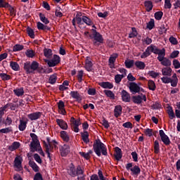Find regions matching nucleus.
I'll return each instance as SVG.
<instances>
[{
  "label": "nucleus",
  "instance_id": "obj_6",
  "mask_svg": "<svg viewBox=\"0 0 180 180\" xmlns=\"http://www.w3.org/2000/svg\"><path fill=\"white\" fill-rule=\"evenodd\" d=\"M143 101H144V102H147V97L146 95L141 94L132 96V101L134 103H136V105H140Z\"/></svg>",
  "mask_w": 180,
  "mask_h": 180
},
{
  "label": "nucleus",
  "instance_id": "obj_43",
  "mask_svg": "<svg viewBox=\"0 0 180 180\" xmlns=\"http://www.w3.org/2000/svg\"><path fill=\"white\" fill-rule=\"evenodd\" d=\"M161 81L162 82H163V84H169L171 83V86H172V80L171 79V77H163L161 78Z\"/></svg>",
  "mask_w": 180,
  "mask_h": 180
},
{
  "label": "nucleus",
  "instance_id": "obj_63",
  "mask_svg": "<svg viewBox=\"0 0 180 180\" xmlns=\"http://www.w3.org/2000/svg\"><path fill=\"white\" fill-rule=\"evenodd\" d=\"M0 8H9V4L5 2V0H0Z\"/></svg>",
  "mask_w": 180,
  "mask_h": 180
},
{
  "label": "nucleus",
  "instance_id": "obj_49",
  "mask_svg": "<svg viewBox=\"0 0 180 180\" xmlns=\"http://www.w3.org/2000/svg\"><path fill=\"white\" fill-rule=\"evenodd\" d=\"M27 33L31 39H34V31L30 27L27 28Z\"/></svg>",
  "mask_w": 180,
  "mask_h": 180
},
{
  "label": "nucleus",
  "instance_id": "obj_3",
  "mask_svg": "<svg viewBox=\"0 0 180 180\" xmlns=\"http://www.w3.org/2000/svg\"><path fill=\"white\" fill-rule=\"evenodd\" d=\"M37 68H39V63L37 61H33L32 63H30V62L24 63V70L26 71L27 74H33Z\"/></svg>",
  "mask_w": 180,
  "mask_h": 180
},
{
  "label": "nucleus",
  "instance_id": "obj_20",
  "mask_svg": "<svg viewBox=\"0 0 180 180\" xmlns=\"http://www.w3.org/2000/svg\"><path fill=\"white\" fill-rule=\"evenodd\" d=\"M99 85L101 88H104V89H112L113 88V84L109 82H101Z\"/></svg>",
  "mask_w": 180,
  "mask_h": 180
},
{
  "label": "nucleus",
  "instance_id": "obj_41",
  "mask_svg": "<svg viewBox=\"0 0 180 180\" xmlns=\"http://www.w3.org/2000/svg\"><path fill=\"white\" fill-rule=\"evenodd\" d=\"M151 54V51L150 49V46H148L146 51L143 52L141 56V58H147V57H148V56H150Z\"/></svg>",
  "mask_w": 180,
  "mask_h": 180
},
{
  "label": "nucleus",
  "instance_id": "obj_51",
  "mask_svg": "<svg viewBox=\"0 0 180 180\" xmlns=\"http://www.w3.org/2000/svg\"><path fill=\"white\" fill-rule=\"evenodd\" d=\"M104 94L106 95V96H108V98H111L112 99H115V94L110 90H105Z\"/></svg>",
  "mask_w": 180,
  "mask_h": 180
},
{
  "label": "nucleus",
  "instance_id": "obj_53",
  "mask_svg": "<svg viewBox=\"0 0 180 180\" xmlns=\"http://www.w3.org/2000/svg\"><path fill=\"white\" fill-rule=\"evenodd\" d=\"M167 114L169 115V119H171V120H172V119H174L175 114L174 113V110H172V108H169L167 110Z\"/></svg>",
  "mask_w": 180,
  "mask_h": 180
},
{
  "label": "nucleus",
  "instance_id": "obj_64",
  "mask_svg": "<svg viewBox=\"0 0 180 180\" xmlns=\"http://www.w3.org/2000/svg\"><path fill=\"white\" fill-rule=\"evenodd\" d=\"M34 180H44L43 176L40 173H37L34 176Z\"/></svg>",
  "mask_w": 180,
  "mask_h": 180
},
{
  "label": "nucleus",
  "instance_id": "obj_50",
  "mask_svg": "<svg viewBox=\"0 0 180 180\" xmlns=\"http://www.w3.org/2000/svg\"><path fill=\"white\" fill-rule=\"evenodd\" d=\"M35 54L36 53H34V51H33V50H27V51L25 52V55L29 58H33V57L35 56Z\"/></svg>",
  "mask_w": 180,
  "mask_h": 180
},
{
  "label": "nucleus",
  "instance_id": "obj_13",
  "mask_svg": "<svg viewBox=\"0 0 180 180\" xmlns=\"http://www.w3.org/2000/svg\"><path fill=\"white\" fill-rule=\"evenodd\" d=\"M70 153V146L68 144L63 145L60 148V155L62 157H67Z\"/></svg>",
  "mask_w": 180,
  "mask_h": 180
},
{
  "label": "nucleus",
  "instance_id": "obj_18",
  "mask_svg": "<svg viewBox=\"0 0 180 180\" xmlns=\"http://www.w3.org/2000/svg\"><path fill=\"white\" fill-rule=\"evenodd\" d=\"M162 74L165 77H171L172 75V69L169 67L162 69Z\"/></svg>",
  "mask_w": 180,
  "mask_h": 180
},
{
  "label": "nucleus",
  "instance_id": "obj_44",
  "mask_svg": "<svg viewBox=\"0 0 180 180\" xmlns=\"http://www.w3.org/2000/svg\"><path fill=\"white\" fill-rule=\"evenodd\" d=\"M13 92L17 96H22L23 94H25V91L22 88L16 89L13 90Z\"/></svg>",
  "mask_w": 180,
  "mask_h": 180
},
{
  "label": "nucleus",
  "instance_id": "obj_15",
  "mask_svg": "<svg viewBox=\"0 0 180 180\" xmlns=\"http://www.w3.org/2000/svg\"><path fill=\"white\" fill-rule=\"evenodd\" d=\"M56 123L63 130H67V129H68V124L65 121H64V120L56 119Z\"/></svg>",
  "mask_w": 180,
  "mask_h": 180
},
{
  "label": "nucleus",
  "instance_id": "obj_33",
  "mask_svg": "<svg viewBox=\"0 0 180 180\" xmlns=\"http://www.w3.org/2000/svg\"><path fill=\"white\" fill-rule=\"evenodd\" d=\"M70 96H72L73 99H76V101H81V96L78 91H71Z\"/></svg>",
  "mask_w": 180,
  "mask_h": 180
},
{
  "label": "nucleus",
  "instance_id": "obj_21",
  "mask_svg": "<svg viewBox=\"0 0 180 180\" xmlns=\"http://www.w3.org/2000/svg\"><path fill=\"white\" fill-rule=\"evenodd\" d=\"M160 63H161L162 65H164L166 68L171 67V60L167 58H162V59L159 60Z\"/></svg>",
  "mask_w": 180,
  "mask_h": 180
},
{
  "label": "nucleus",
  "instance_id": "obj_7",
  "mask_svg": "<svg viewBox=\"0 0 180 180\" xmlns=\"http://www.w3.org/2000/svg\"><path fill=\"white\" fill-rule=\"evenodd\" d=\"M44 146L45 147V151L46 154H48V158H49L50 161H51V157H53V146H51V143L49 141V143H46V141H44Z\"/></svg>",
  "mask_w": 180,
  "mask_h": 180
},
{
  "label": "nucleus",
  "instance_id": "obj_5",
  "mask_svg": "<svg viewBox=\"0 0 180 180\" xmlns=\"http://www.w3.org/2000/svg\"><path fill=\"white\" fill-rule=\"evenodd\" d=\"M126 169H127V171L130 169L133 175H139L140 172H141V169L139 166L135 165L133 167V163L127 164Z\"/></svg>",
  "mask_w": 180,
  "mask_h": 180
},
{
  "label": "nucleus",
  "instance_id": "obj_55",
  "mask_svg": "<svg viewBox=\"0 0 180 180\" xmlns=\"http://www.w3.org/2000/svg\"><path fill=\"white\" fill-rule=\"evenodd\" d=\"M49 84H56L57 82V75H53L49 77Z\"/></svg>",
  "mask_w": 180,
  "mask_h": 180
},
{
  "label": "nucleus",
  "instance_id": "obj_2",
  "mask_svg": "<svg viewBox=\"0 0 180 180\" xmlns=\"http://www.w3.org/2000/svg\"><path fill=\"white\" fill-rule=\"evenodd\" d=\"M67 172L72 178H75L77 175H84V170H82L81 166L79 165L75 168L72 163L68 167Z\"/></svg>",
  "mask_w": 180,
  "mask_h": 180
},
{
  "label": "nucleus",
  "instance_id": "obj_48",
  "mask_svg": "<svg viewBox=\"0 0 180 180\" xmlns=\"http://www.w3.org/2000/svg\"><path fill=\"white\" fill-rule=\"evenodd\" d=\"M14 166L16 168H20L22 167V161L19 158H15L14 160Z\"/></svg>",
  "mask_w": 180,
  "mask_h": 180
},
{
  "label": "nucleus",
  "instance_id": "obj_42",
  "mask_svg": "<svg viewBox=\"0 0 180 180\" xmlns=\"http://www.w3.org/2000/svg\"><path fill=\"white\" fill-rule=\"evenodd\" d=\"M7 108V105H4V107L0 108V124L3 121L2 117H4V115H5V110H6Z\"/></svg>",
  "mask_w": 180,
  "mask_h": 180
},
{
  "label": "nucleus",
  "instance_id": "obj_46",
  "mask_svg": "<svg viewBox=\"0 0 180 180\" xmlns=\"http://www.w3.org/2000/svg\"><path fill=\"white\" fill-rule=\"evenodd\" d=\"M172 79V86H176L178 85V77H176V74H174Z\"/></svg>",
  "mask_w": 180,
  "mask_h": 180
},
{
  "label": "nucleus",
  "instance_id": "obj_36",
  "mask_svg": "<svg viewBox=\"0 0 180 180\" xmlns=\"http://www.w3.org/2000/svg\"><path fill=\"white\" fill-rule=\"evenodd\" d=\"M39 16L40 18V20H41L45 25H49V23H50V21L47 18H46V15H44V14L40 13Z\"/></svg>",
  "mask_w": 180,
  "mask_h": 180
},
{
  "label": "nucleus",
  "instance_id": "obj_22",
  "mask_svg": "<svg viewBox=\"0 0 180 180\" xmlns=\"http://www.w3.org/2000/svg\"><path fill=\"white\" fill-rule=\"evenodd\" d=\"M75 22H77V25H79V26L84 25V22H82V17L81 18V17L76 16L75 18H74L72 19V23L75 27L76 26Z\"/></svg>",
  "mask_w": 180,
  "mask_h": 180
},
{
  "label": "nucleus",
  "instance_id": "obj_28",
  "mask_svg": "<svg viewBox=\"0 0 180 180\" xmlns=\"http://www.w3.org/2000/svg\"><path fill=\"white\" fill-rule=\"evenodd\" d=\"M29 165H30V167H31V168H32V169H33V171H34V172H39V166H37L36 162H34V161L30 160Z\"/></svg>",
  "mask_w": 180,
  "mask_h": 180
},
{
  "label": "nucleus",
  "instance_id": "obj_19",
  "mask_svg": "<svg viewBox=\"0 0 180 180\" xmlns=\"http://www.w3.org/2000/svg\"><path fill=\"white\" fill-rule=\"evenodd\" d=\"M40 146V142H33L32 141L30 143V151L32 153H34V151H37V149L39 148Z\"/></svg>",
  "mask_w": 180,
  "mask_h": 180
},
{
  "label": "nucleus",
  "instance_id": "obj_57",
  "mask_svg": "<svg viewBox=\"0 0 180 180\" xmlns=\"http://www.w3.org/2000/svg\"><path fill=\"white\" fill-rule=\"evenodd\" d=\"M154 26H155L154 19H150V20L147 24V28L149 29V30H153Z\"/></svg>",
  "mask_w": 180,
  "mask_h": 180
},
{
  "label": "nucleus",
  "instance_id": "obj_60",
  "mask_svg": "<svg viewBox=\"0 0 180 180\" xmlns=\"http://www.w3.org/2000/svg\"><path fill=\"white\" fill-rule=\"evenodd\" d=\"M118 57L117 53H114L110 56L109 58V63H114L116 61V58Z\"/></svg>",
  "mask_w": 180,
  "mask_h": 180
},
{
  "label": "nucleus",
  "instance_id": "obj_32",
  "mask_svg": "<svg viewBox=\"0 0 180 180\" xmlns=\"http://www.w3.org/2000/svg\"><path fill=\"white\" fill-rule=\"evenodd\" d=\"M145 8H146L147 12H150V11H153V2L151 1H146L144 3Z\"/></svg>",
  "mask_w": 180,
  "mask_h": 180
},
{
  "label": "nucleus",
  "instance_id": "obj_31",
  "mask_svg": "<svg viewBox=\"0 0 180 180\" xmlns=\"http://www.w3.org/2000/svg\"><path fill=\"white\" fill-rule=\"evenodd\" d=\"M37 29L39 30H50V27L47 25H44L43 23L39 22L37 24Z\"/></svg>",
  "mask_w": 180,
  "mask_h": 180
},
{
  "label": "nucleus",
  "instance_id": "obj_62",
  "mask_svg": "<svg viewBox=\"0 0 180 180\" xmlns=\"http://www.w3.org/2000/svg\"><path fill=\"white\" fill-rule=\"evenodd\" d=\"M142 41L143 43V44H151V43H153V40L151 39V38L149 37H146V39H142Z\"/></svg>",
  "mask_w": 180,
  "mask_h": 180
},
{
  "label": "nucleus",
  "instance_id": "obj_38",
  "mask_svg": "<svg viewBox=\"0 0 180 180\" xmlns=\"http://www.w3.org/2000/svg\"><path fill=\"white\" fill-rule=\"evenodd\" d=\"M148 88L150 91H155L157 86H155V82L153 80H149L148 82Z\"/></svg>",
  "mask_w": 180,
  "mask_h": 180
},
{
  "label": "nucleus",
  "instance_id": "obj_16",
  "mask_svg": "<svg viewBox=\"0 0 180 180\" xmlns=\"http://www.w3.org/2000/svg\"><path fill=\"white\" fill-rule=\"evenodd\" d=\"M121 96L123 102H130V94L126 90H122Z\"/></svg>",
  "mask_w": 180,
  "mask_h": 180
},
{
  "label": "nucleus",
  "instance_id": "obj_52",
  "mask_svg": "<svg viewBox=\"0 0 180 180\" xmlns=\"http://www.w3.org/2000/svg\"><path fill=\"white\" fill-rule=\"evenodd\" d=\"M0 77L3 81H9L11 79V75L6 73H0Z\"/></svg>",
  "mask_w": 180,
  "mask_h": 180
},
{
  "label": "nucleus",
  "instance_id": "obj_24",
  "mask_svg": "<svg viewBox=\"0 0 180 180\" xmlns=\"http://www.w3.org/2000/svg\"><path fill=\"white\" fill-rule=\"evenodd\" d=\"M81 136L84 143L88 144V143H89V134H88V131L81 132Z\"/></svg>",
  "mask_w": 180,
  "mask_h": 180
},
{
  "label": "nucleus",
  "instance_id": "obj_40",
  "mask_svg": "<svg viewBox=\"0 0 180 180\" xmlns=\"http://www.w3.org/2000/svg\"><path fill=\"white\" fill-rule=\"evenodd\" d=\"M10 66L11 67L12 70H13L14 71H19V70L20 68L19 67V64H18V63L13 62V61L11 62Z\"/></svg>",
  "mask_w": 180,
  "mask_h": 180
},
{
  "label": "nucleus",
  "instance_id": "obj_11",
  "mask_svg": "<svg viewBox=\"0 0 180 180\" xmlns=\"http://www.w3.org/2000/svg\"><path fill=\"white\" fill-rule=\"evenodd\" d=\"M27 122H29L27 118L22 117L20 120V124L18 125L20 131H25V130H26V127H27Z\"/></svg>",
  "mask_w": 180,
  "mask_h": 180
},
{
  "label": "nucleus",
  "instance_id": "obj_26",
  "mask_svg": "<svg viewBox=\"0 0 180 180\" xmlns=\"http://www.w3.org/2000/svg\"><path fill=\"white\" fill-rule=\"evenodd\" d=\"M122 115V106L121 105H117L115 108L114 110V116L115 117H119Z\"/></svg>",
  "mask_w": 180,
  "mask_h": 180
},
{
  "label": "nucleus",
  "instance_id": "obj_34",
  "mask_svg": "<svg viewBox=\"0 0 180 180\" xmlns=\"http://www.w3.org/2000/svg\"><path fill=\"white\" fill-rule=\"evenodd\" d=\"M44 54L46 58H51V56H53V51L50 49H44Z\"/></svg>",
  "mask_w": 180,
  "mask_h": 180
},
{
  "label": "nucleus",
  "instance_id": "obj_12",
  "mask_svg": "<svg viewBox=\"0 0 180 180\" xmlns=\"http://www.w3.org/2000/svg\"><path fill=\"white\" fill-rule=\"evenodd\" d=\"M94 64H92V60L89 56H87L85 60V65L84 68L86 71L91 72L92 71V67Z\"/></svg>",
  "mask_w": 180,
  "mask_h": 180
},
{
  "label": "nucleus",
  "instance_id": "obj_37",
  "mask_svg": "<svg viewBox=\"0 0 180 180\" xmlns=\"http://www.w3.org/2000/svg\"><path fill=\"white\" fill-rule=\"evenodd\" d=\"M135 65L136 68H139V70H144V68H146V63H144V62L136 61L135 62Z\"/></svg>",
  "mask_w": 180,
  "mask_h": 180
},
{
  "label": "nucleus",
  "instance_id": "obj_17",
  "mask_svg": "<svg viewBox=\"0 0 180 180\" xmlns=\"http://www.w3.org/2000/svg\"><path fill=\"white\" fill-rule=\"evenodd\" d=\"M41 116V112H36L28 115L27 117L28 119H30V120H37V119H40Z\"/></svg>",
  "mask_w": 180,
  "mask_h": 180
},
{
  "label": "nucleus",
  "instance_id": "obj_1",
  "mask_svg": "<svg viewBox=\"0 0 180 180\" xmlns=\"http://www.w3.org/2000/svg\"><path fill=\"white\" fill-rule=\"evenodd\" d=\"M93 148L94 153H96L98 157H101V154L103 155H108V150L106 149V146L101 141V140H95Z\"/></svg>",
  "mask_w": 180,
  "mask_h": 180
},
{
  "label": "nucleus",
  "instance_id": "obj_61",
  "mask_svg": "<svg viewBox=\"0 0 180 180\" xmlns=\"http://www.w3.org/2000/svg\"><path fill=\"white\" fill-rule=\"evenodd\" d=\"M34 158L35 161L38 162V164H41L43 162V161L41 160V158H40V155H39V154L37 153H35L34 155Z\"/></svg>",
  "mask_w": 180,
  "mask_h": 180
},
{
  "label": "nucleus",
  "instance_id": "obj_9",
  "mask_svg": "<svg viewBox=\"0 0 180 180\" xmlns=\"http://www.w3.org/2000/svg\"><path fill=\"white\" fill-rule=\"evenodd\" d=\"M159 134L160 136V139L165 144V146H169L171 144V141L169 140V138L167 134H165V132H164L163 130L159 131Z\"/></svg>",
  "mask_w": 180,
  "mask_h": 180
},
{
  "label": "nucleus",
  "instance_id": "obj_47",
  "mask_svg": "<svg viewBox=\"0 0 180 180\" xmlns=\"http://www.w3.org/2000/svg\"><path fill=\"white\" fill-rule=\"evenodd\" d=\"M154 153L155 154H158L160 153V143L158 141H155L154 142Z\"/></svg>",
  "mask_w": 180,
  "mask_h": 180
},
{
  "label": "nucleus",
  "instance_id": "obj_56",
  "mask_svg": "<svg viewBox=\"0 0 180 180\" xmlns=\"http://www.w3.org/2000/svg\"><path fill=\"white\" fill-rule=\"evenodd\" d=\"M23 45L20 44H16L13 48V51H20L21 50H23Z\"/></svg>",
  "mask_w": 180,
  "mask_h": 180
},
{
  "label": "nucleus",
  "instance_id": "obj_8",
  "mask_svg": "<svg viewBox=\"0 0 180 180\" xmlns=\"http://www.w3.org/2000/svg\"><path fill=\"white\" fill-rule=\"evenodd\" d=\"M45 63H47L49 67H56L60 63V56L54 55L51 60L45 59Z\"/></svg>",
  "mask_w": 180,
  "mask_h": 180
},
{
  "label": "nucleus",
  "instance_id": "obj_10",
  "mask_svg": "<svg viewBox=\"0 0 180 180\" xmlns=\"http://www.w3.org/2000/svg\"><path fill=\"white\" fill-rule=\"evenodd\" d=\"M129 91L134 94H139L140 91H143V89L140 88L139 86L137 85L135 82H131L129 84Z\"/></svg>",
  "mask_w": 180,
  "mask_h": 180
},
{
  "label": "nucleus",
  "instance_id": "obj_45",
  "mask_svg": "<svg viewBox=\"0 0 180 180\" xmlns=\"http://www.w3.org/2000/svg\"><path fill=\"white\" fill-rule=\"evenodd\" d=\"M125 66L127 68H131L133 65H134V60H126L124 62Z\"/></svg>",
  "mask_w": 180,
  "mask_h": 180
},
{
  "label": "nucleus",
  "instance_id": "obj_35",
  "mask_svg": "<svg viewBox=\"0 0 180 180\" xmlns=\"http://www.w3.org/2000/svg\"><path fill=\"white\" fill-rule=\"evenodd\" d=\"M124 77H126L125 74L116 75L115 76V81L116 84H120V82L122 81V79H123V78H124Z\"/></svg>",
  "mask_w": 180,
  "mask_h": 180
},
{
  "label": "nucleus",
  "instance_id": "obj_29",
  "mask_svg": "<svg viewBox=\"0 0 180 180\" xmlns=\"http://www.w3.org/2000/svg\"><path fill=\"white\" fill-rule=\"evenodd\" d=\"M58 105L59 110H60L61 115H65V108H64L65 105H64V103L63 102V101H60L58 103Z\"/></svg>",
  "mask_w": 180,
  "mask_h": 180
},
{
  "label": "nucleus",
  "instance_id": "obj_59",
  "mask_svg": "<svg viewBox=\"0 0 180 180\" xmlns=\"http://www.w3.org/2000/svg\"><path fill=\"white\" fill-rule=\"evenodd\" d=\"M172 4H171V0H165V9H171Z\"/></svg>",
  "mask_w": 180,
  "mask_h": 180
},
{
  "label": "nucleus",
  "instance_id": "obj_54",
  "mask_svg": "<svg viewBox=\"0 0 180 180\" xmlns=\"http://www.w3.org/2000/svg\"><path fill=\"white\" fill-rule=\"evenodd\" d=\"M164 13L162 11H158L155 13V18L156 20H161L162 19V15Z\"/></svg>",
  "mask_w": 180,
  "mask_h": 180
},
{
  "label": "nucleus",
  "instance_id": "obj_25",
  "mask_svg": "<svg viewBox=\"0 0 180 180\" xmlns=\"http://www.w3.org/2000/svg\"><path fill=\"white\" fill-rule=\"evenodd\" d=\"M19 147H20V143L15 141L8 146V150L9 151H15V150H18Z\"/></svg>",
  "mask_w": 180,
  "mask_h": 180
},
{
  "label": "nucleus",
  "instance_id": "obj_27",
  "mask_svg": "<svg viewBox=\"0 0 180 180\" xmlns=\"http://www.w3.org/2000/svg\"><path fill=\"white\" fill-rule=\"evenodd\" d=\"M92 153H94V151L89 150L88 153L79 152V155L83 157V158H85V160H89L91 158V154H92Z\"/></svg>",
  "mask_w": 180,
  "mask_h": 180
},
{
  "label": "nucleus",
  "instance_id": "obj_58",
  "mask_svg": "<svg viewBox=\"0 0 180 180\" xmlns=\"http://www.w3.org/2000/svg\"><path fill=\"white\" fill-rule=\"evenodd\" d=\"M11 131H12V128L11 127H7V128L0 129V133H2L4 134L11 133Z\"/></svg>",
  "mask_w": 180,
  "mask_h": 180
},
{
  "label": "nucleus",
  "instance_id": "obj_39",
  "mask_svg": "<svg viewBox=\"0 0 180 180\" xmlns=\"http://www.w3.org/2000/svg\"><path fill=\"white\" fill-rule=\"evenodd\" d=\"M158 54V60L165 58V49H162V50L159 49Z\"/></svg>",
  "mask_w": 180,
  "mask_h": 180
},
{
  "label": "nucleus",
  "instance_id": "obj_4",
  "mask_svg": "<svg viewBox=\"0 0 180 180\" xmlns=\"http://www.w3.org/2000/svg\"><path fill=\"white\" fill-rule=\"evenodd\" d=\"M90 39L93 41V44L95 47H99L101 44H103V37L101 33H96L94 35H89Z\"/></svg>",
  "mask_w": 180,
  "mask_h": 180
},
{
  "label": "nucleus",
  "instance_id": "obj_14",
  "mask_svg": "<svg viewBox=\"0 0 180 180\" xmlns=\"http://www.w3.org/2000/svg\"><path fill=\"white\" fill-rule=\"evenodd\" d=\"M114 157L117 161H120L122 160V157H123V154L122 153V149L119 147H115V148Z\"/></svg>",
  "mask_w": 180,
  "mask_h": 180
},
{
  "label": "nucleus",
  "instance_id": "obj_23",
  "mask_svg": "<svg viewBox=\"0 0 180 180\" xmlns=\"http://www.w3.org/2000/svg\"><path fill=\"white\" fill-rule=\"evenodd\" d=\"M82 22L86 24L87 26H92V25H94V21L87 16L83 15L82 17Z\"/></svg>",
  "mask_w": 180,
  "mask_h": 180
},
{
  "label": "nucleus",
  "instance_id": "obj_30",
  "mask_svg": "<svg viewBox=\"0 0 180 180\" xmlns=\"http://www.w3.org/2000/svg\"><path fill=\"white\" fill-rule=\"evenodd\" d=\"M60 137L63 139V141H66V143H68V141H70V136L65 131H60Z\"/></svg>",
  "mask_w": 180,
  "mask_h": 180
}]
</instances>
